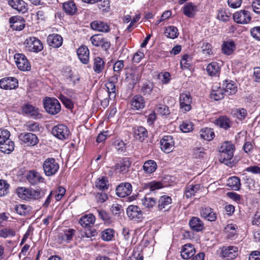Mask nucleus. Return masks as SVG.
I'll list each match as a JSON object with an SVG mask.
<instances>
[{"label":"nucleus","mask_w":260,"mask_h":260,"mask_svg":"<svg viewBox=\"0 0 260 260\" xmlns=\"http://www.w3.org/2000/svg\"><path fill=\"white\" fill-rule=\"evenodd\" d=\"M235 146L234 144L229 141L224 142L219 148V160L226 165L231 164V160L234 155Z\"/></svg>","instance_id":"f257e3e1"},{"label":"nucleus","mask_w":260,"mask_h":260,"mask_svg":"<svg viewBox=\"0 0 260 260\" xmlns=\"http://www.w3.org/2000/svg\"><path fill=\"white\" fill-rule=\"evenodd\" d=\"M42 166L45 175L48 177L52 176L56 174L59 168V164L52 157H49L45 159Z\"/></svg>","instance_id":"f03ea898"},{"label":"nucleus","mask_w":260,"mask_h":260,"mask_svg":"<svg viewBox=\"0 0 260 260\" xmlns=\"http://www.w3.org/2000/svg\"><path fill=\"white\" fill-rule=\"evenodd\" d=\"M44 106L46 111L52 115L57 114L61 109L59 102L54 98H46L44 101Z\"/></svg>","instance_id":"7ed1b4c3"},{"label":"nucleus","mask_w":260,"mask_h":260,"mask_svg":"<svg viewBox=\"0 0 260 260\" xmlns=\"http://www.w3.org/2000/svg\"><path fill=\"white\" fill-rule=\"evenodd\" d=\"M25 47L30 51L38 52L43 49L42 43L38 38L30 37L27 38L24 43Z\"/></svg>","instance_id":"20e7f679"},{"label":"nucleus","mask_w":260,"mask_h":260,"mask_svg":"<svg viewBox=\"0 0 260 260\" xmlns=\"http://www.w3.org/2000/svg\"><path fill=\"white\" fill-rule=\"evenodd\" d=\"M18 138L21 144L27 146H33L39 142L37 136L30 133H22L18 136Z\"/></svg>","instance_id":"39448f33"},{"label":"nucleus","mask_w":260,"mask_h":260,"mask_svg":"<svg viewBox=\"0 0 260 260\" xmlns=\"http://www.w3.org/2000/svg\"><path fill=\"white\" fill-rule=\"evenodd\" d=\"M234 21L239 24L249 23L251 20L250 12L245 10H241L235 12L233 14Z\"/></svg>","instance_id":"423d86ee"},{"label":"nucleus","mask_w":260,"mask_h":260,"mask_svg":"<svg viewBox=\"0 0 260 260\" xmlns=\"http://www.w3.org/2000/svg\"><path fill=\"white\" fill-rule=\"evenodd\" d=\"M51 132L53 136L61 140L68 139L70 134L68 128L63 124L54 126L52 128Z\"/></svg>","instance_id":"0eeeda50"},{"label":"nucleus","mask_w":260,"mask_h":260,"mask_svg":"<svg viewBox=\"0 0 260 260\" xmlns=\"http://www.w3.org/2000/svg\"><path fill=\"white\" fill-rule=\"evenodd\" d=\"M16 64L18 68L22 71H28L31 69V66L26 56L22 54L17 53L14 55Z\"/></svg>","instance_id":"6e6552de"},{"label":"nucleus","mask_w":260,"mask_h":260,"mask_svg":"<svg viewBox=\"0 0 260 260\" xmlns=\"http://www.w3.org/2000/svg\"><path fill=\"white\" fill-rule=\"evenodd\" d=\"M127 215L132 220L139 221L143 218V213L140 208L136 205H130L126 209Z\"/></svg>","instance_id":"1a4fd4ad"},{"label":"nucleus","mask_w":260,"mask_h":260,"mask_svg":"<svg viewBox=\"0 0 260 260\" xmlns=\"http://www.w3.org/2000/svg\"><path fill=\"white\" fill-rule=\"evenodd\" d=\"M221 256L228 259H233L238 255V249L234 246L223 247L221 249Z\"/></svg>","instance_id":"9d476101"},{"label":"nucleus","mask_w":260,"mask_h":260,"mask_svg":"<svg viewBox=\"0 0 260 260\" xmlns=\"http://www.w3.org/2000/svg\"><path fill=\"white\" fill-rule=\"evenodd\" d=\"M161 149L166 153L171 152L174 146V141L173 137L171 136H165L161 139L160 141Z\"/></svg>","instance_id":"9b49d317"},{"label":"nucleus","mask_w":260,"mask_h":260,"mask_svg":"<svg viewBox=\"0 0 260 260\" xmlns=\"http://www.w3.org/2000/svg\"><path fill=\"white\" fill-rule=\"evenodd\" d=\"M26 179L27 181L32 185H36L40 183H43L45 181L44 178L41 174L35 170H30L27 173Z\"/></svg>","instance_id":"f8f14e48"},{"label":"nucleus","mask_w":260,"mask_h":260,"mask_svg":"<svg viewBox=\"0 0 260 260\" xmlns=\"http://www.w3.org/2000/svg\"><path fill=\"white\" fill-rule=\"evenodd\" d=\"M191 101L189 93H183L180 95V106L182 112H186L191 109Z\"/></svg>","instance_id":"ddd939ff"},{"label":"nucleus","mask_w":260,"mask_h":260,"mask_svg":"<svg viewBox=\"0 0 260 260\" xmlns=\"http://www.w3.org/2000/svg\"><path fill=\"white\" fill-rule=\"evenodd\" d=\"M18 80L14 77H6L0 80V87L2 88L10 90L18 87Z\"/></svg>","instance_id":"4468645a"},{"label":"nucleus","mask_w":260,"mask_h":260,"mask_svg":"<svg viewBox=\"0 0 260 260\" xmlns=\"http://www.w3.org/2000/svg\"><path fill=\"white\" fill-rule=\"evenodd\" d=\"M132 191V185L127 182L121 183L116 189V193L117 196L124 198L129 195Z\"/></svg>","instance_id":"2eb2a0df"},{"label":"nucleus","mask_w":260,"mask_h":260,"mask_svg":"<svg viewBox=\"0 0 260 260\" xmlns=\"http://www.w3.org/2000/svg\"><path fill=\"white\" fill-rule=\"evenodd\" d=\"M22 110L24 113L34 118L41 117V114L39 113L38 108L29 104H24L22 107Z\"/></svg>","instance_id":"dca6fc26"},{"label":"nucleus","mask_w":260,"mask_h":260,"mask_svg":"<svg viewBox=\"0 0 260 260\" xmlns=\"http://www.w3.org/2000/svg\"><path fill=\"white\" fill-rule=\"evenodd\" d=\"M8 4L19 12L24 13L27 10V4L23 0H8Z\"/></svg>","instance_id":"f3484780"},{"label":"nucleus","mask_w":260,"mask_h":260,"mask_svg":"<svg viewBox=\"0 0 260 260\" xmlns=\"http://www.w3.org/2000/svg\"><path fill=\"white\" fill-rule=\"evenodd\" d=\"M10 26L12 29L16 30H21L24 27V20L18 16L11 17L9 19Z\"/></svg>","instance_id":"a211bd4d"},{"label":"nucleus","mask_w":260,"mask_h":260,"mask_svg":"<svg viewBox=\"0 0 260 260\" xmlns=\"http://www.w3.org/2000/svg\"><path fill=\"white\" fill-rule=\"evenodd\" d=\"M131 166V162L128 158H123L119 162L116 164L112 169L115 171L122 173H125L128 171Z\"/></svg>","instance_id":"6ab92c4d"},{"label":"nucleus","mask_w":260,"mask_h":260,"mask_svg":"<svg viewBox=\"0 0 260 260\" xmlns=\"http://www.w3.org/2000/svg\"><path fill=\"white\" fill-rule=\"evenodd\" d=\"M172 198L167 195L161 196L158 200L157 208L159 210H168L171 207Z\"/></svg>","instance_id":"aec40b11"},{"label":"nucleus","mask_w":260,"mask_h":260,"mask_svg":"<svg viewBox=\"0 0 260 260\" xmlns=\"http://www.w3.org/2000/svg\"><path fill=\"white\" fill-rule=\"evenodd\" d=\"M130 104L132 109L138 110L144 108L145 102L141 95H136L132 98Z\"/></svg>","instance_id":"412c9836"},{"label":"nucleus","mask_w":260,"mask_h":260,"mask_svg":"<svg viewBox=\"0 0 260 260\" xmlns=\"http://www.w3.org/2000/svg\"><path fill=\"white\" fill-rule=\"evenodd\" d=\"M222 86L225 94H234L237 91V87L235 82L232 80H225L222 83Z\"/></svg>","instance_id":"4be33fe9"},{"label":"nucleus","mask_w":260,"mask_h":260,"mask_svg":"<svg viewBox=\"0 0 260 260\" xmlns=\"http://www.w3.org/2000/svg\"><path fill=\"white\" fill-rule=\"evenodd\" d=\"M224 93L222 86H218L217 84H215L212 87L210 97L215 101H218L223 98Z\"/></svg>","instance_id":"5701e85b"},{"label":"nucleus","mask_w":260,"mask_h":260,"mask_svg":"<svg viewBox=\"0 0 260 260\" xmlns=\"http://www.w3.org/2000/svg\"><path fill=\"white\" fill-rule=\"evenodd\" d=\"M196 250L193 246L191 244H186L182 248L181 255L183 259H187L193 256Z\"/></svg>","instance_id":"b1692460"},{"label":"nucleus","mask_w":260,"mask_h":260,"mask_svg":"<svg viewBox=\"0 0 260 260\" xmlns=\"http://www.w3.org/2000/svg\"><path fill=\"white\" fill-rule=\"evenodd\" d=\"M198 11L197 6L191 2L186 3L183 8V14L189 18L193 17Z\"/></svg>","instance_id":"393cba45"},{"label":"nucleus","mask_w":260,"mask_h":260,"mask_svg":"<svg viewBox=\"0 0 260 260\" xmlns=\"http://www.w3.org/2000/svg\"><path fill=\"white\" fill-rule=\"evenodd\" d=\"M47 40L49 46L53 48L59 47L62 45L63 41L61 36L58 34L49 35Z\"/></svg>","instance_id":"a878e982"},{"label":"nucleus","mask_w":260,"mask_h":260,"mask_svg":"<svg viewBox=\"0 0 260 260\" xmlns=\"http://www.w3.org/2000/svg\"><path fill=\"white\" fill-rule=\"evenodd\" d=\"M201 216L210 221H215L216 219V214L213 209L209 207H203L200 211Z\"/></svg>","instance_id":"bb28decb"},{"label":"nucleus","mask_w":260,"mask_h":260,"mask_svg":"<svg viewBox=\"0 0 260 260\" xmlns=\"http://www.w3.org/2000/svg\"><path fill=\"white\" fill-rule=\"evenodd\" d=\"M77 53L79 59L83 63L87 64L88 62L89 52L86 46H82L79 47Z\"/></svg>","instance_id":"cd10ccee"},{"label":"nucleus","mask_w":260,"mask_h":260,"mask_svg":"<svg viewBox=\"0 0 260 260\" xmlns=\"http://www.w3.org/2000/svg\"><path fill=\"white\" fill-rule=\"evenodd\" d=\"M91 28L95 30L103 32L110 31V27L107 23L101 21H94L90 24Z\"/></svg>","instance_id":"c85d7f7f"},{"label":"nucleus","mask_w":260,"mask_h":260,"mask_svg":"<svg viewBox=\"0 0 260 260\" xmlns=\"http://www.w3.org/2000/svg\"><path fill=\"white\" fill-rule=\"evenodd\" d=\"M95 217L92 214H88L82 216L79 223L83 228H89L93 225L95 222Z\"/></svg>","instance_id":"c756f323"},{"label":"nucleus","mask_w":260,"mask_h":260,"mask_svg":"<svg viewBox=\"0 0 260 260\" xmlns=\"http://www.w3.org/2000/svg\"><path fill=\"white\" fill-rule=\"evenodd\" d=\"M190 228L194 231L200 232L204 229V223L197 217H193L189 221V223Z\"/></svg>","instance_id":"7c9ffc66"},{"label":"nucleus","mask_w":260,"mask_h":260,"mask_svg":"<svg viewBox=\"0 0 260 260\" xmlns=\"http://www.w3.org/2000/svg\"><path fill=\"white\" fill-rule=\"evenodd\" d=\"M14 149V143L9 139L0 143V151L4 153L10 154Z\"/></svg>","instance_id":"2f4dec72"},{"label":"nucleus","mask_w":260,"mask_h":260,"mask_svg":"<svg viewBox=\"0 0 260 260\" xmlns=\"http://www.w3.org/2000/svg\"><path fill=\"white\" fill-rule=\"evenodd\" d=\"M95 187L100 190H107L110 184L108 178L102 176L98 178L95 182Z\"/></svg>","instance_id":"473e14b6"},{"label":"nucleus","mask_w":260,"mask_h":260,"mask_svg":"<svg viewBox=\"0 0 260 260\" xmlns=\"http://www.w3.org/2000/svg\"><path fill=\"white\" fill-rule=\"evenodd\" d=\"M62 8L64 11L68 15H74L77 10L75 4L72 1L63 3Z\"/></svg>","instance_id":"72a5a7b5"},{"label":"nucleus","mask_w":260,"mask_h":260,"mask_svg":"<svg viewBox=\"0 0 260 260\" xmlns=\"http://www.w3.org/2000/svg\"><path fill=\"white\" fill-rule=\"evenodd\" d=\"M28 192V201L39 199L43 198L45 194L44 191L41 188H29Z\"/></svg>","instance_id":"f704fd0d"},{"label":"nucleus","mask_w":260,"mask_h":260,"mask_svg":"<svg viewBox=\"0 0 260 260\" xmlns=\"http://www.w3.org/2000/svg\"><path fill=\"white\" fill-rule=\"evenodd\" d=\"M220 68L218 63L212 62L207 66L206 71L209 75L211 76H218L220 73Z\"/></svg>","instance_id":"c9c22d12"},{"label":"nucleus","mask_w":260,"mask_h":260,"mask_svg":"<svg viewBox=\"0 0 260 260\" xmlns=\"http://www.w3.org/2000/svg\"><path fill=\"white\" fill-rule=\"evenodd\" d=\"M235 49V44L233 41H224L222 45V51L223 53L231 55Z\"/></svg>","instance_id":"e433bc0d"},{"label":"nucleus","mask_w":260,"mask_h":260,"mask_svg":"<svg viewBox=\"0 0 260 260\" xmlns=\"http://www.w3.org/2000/svg\"><path fill=\"white\" fill-rule=\"evenodd\" d=\"M134 135L137 139L143 141L148 136L147 129L143 126H138L135 128Z\"/></svg>","instance_id":"4c0bfd02"},{"label":"nucleus","mask_w":260,"mask_h":260,"mask_svg":"<svg viewBox=\"0 0 260 260\" xmlns=\"http://www.w3.org/2000/svg\"><path fill=\"white\" fill-rule=\"evenodd\" d=\"M227 185L234 190H239L241 187L240 179L236 176L230 177L227 180Z\"/></svg>","instance_id":"58836bf2"},{"label":"nucleus","mask_w":260,"mask_h":260,"mask_svg":"<svg viewBox=\"0 0 260 260\" xmlns=\"http://www.w3.org/2000/svg\"><path fill=\"white\" fill-rule=\"evenodd\" d=\"M214 136V133L212 128L205 127L200 131V137L204 140L210 141Z\"/></svg>","instance_id":"ea45409f"},{"label":"nucleus","mask_w":260,"mask_h":260,"mask_svg":"<svg viewBox=\"0 0 260 260\" xmlns=\"http://www.w3.org/2000/svg\"><path fill=\"white\" fill-rule=\"evenodd\" d=\"M143 168L144 172L146 173H152L157 169L156 162L153 160H147L144 162Z\"/></svg>","instance_id":"a19ab883"},{"label":"nucleus","mask_w":260,"mask_h":260,"mask_svg":"<svg viewBox=\"0 0 260 260\" xmlns=\"http://www.w3.org/2000/svg\"><path fill=\"white\" fill-rule=\"evenodd\" d=\"M215 124L219 127L228 129L231 126V122L226 116H221L215 121Z\"/></svg>","instance_id":"79ce46f5"},{"label":"nucleus","mask_w":260,"mask_h":260,"mask_svg":"<svg viewBox=\"0 0 260 260\" xmlns=\"http://www.w3.org/2000/svg\"><path fill=\"white\" fill-rule=\"evenodd\" d=\"M93 70L98 74L101 73L105 68V62L101 57H97L94 58Z\"/></svg>","instance_id":"37998d69"},{"label":"nucleus","mask_w":260,"mask_h":260,"mask_svg":"<svg viewBox=\"0 0 260 260\" xmlns=\"http://www.w3.org/2000/svg\"><path fill=\"white\" fill-rule=\"evenodd\" d=\"M238 226L235 224H228L224 229V233L229 238L233 237L237 233Z\"/></svg>","instance_id":"c03bdc74"},{"label":"nucleus","mask_w":260,"mask_h":260,"mask_svg":"<svg viewBox=\"0 0 260 260\" xmlns=\"http://www.w3.org/2000/svg\"><path fill=\"white\" fill-rule=\"evenodd\" d=\"M141 202L143 206L148 209L152 208L156 204V200L148 196H145L144 198L142 199Z\"/></svg>","instance_id":"a18cd8bd"},{"label":"nucleus","mask_w":260,"mask_h":260,"mask_svg":"<svg viewBox=\"0 0 260 260\" xmlns=\"http://www.w3.org/2000/svg\"><path fill=\"white\" fill-rule=\"evenodd\" d=\"M200 185H190L188 186L185 189V194L186 198H189L195 195V193L200 190Z\"/></svg>","instance_id":"49530a36"},{"label":"nucleus","mask_w":260,"mask_h":260,"mask_svg":"<svg viewBox=\"0 0 260 260\" xmlns=\"http://www.w3.org/2000/svg\"><path fill=\"white\" fill-rule=\"evenodd\" d=\"M165 34L168 38L173 39L178 37L179 32L176 27L170 26L166 28Z\"/></svg>","instance_id":"de8ad7c7"},{"label":"nucleus","mask_w":260,"mask_h":260,"mask_svg":"<svg viewBox=\"0 0 260 260\" xmlns=\"http://www.w3.org/2000/svg\"><path fill=\"white\" fill-rule=\"evenodd\" d=\"M114 236V231L111 229L105 230L102 233L101 238L105 241H110L112 240Z\"/></svg>","instance_id":"09e8293b"},{"label":"nucleus","mask_w":260,"mask_h":260,"mask_svg":"<svg viewBox=\"0 0 260 260\" xmlns=\"http://www.w3.org/2000/svg\"><path fill=\"white\" fill-rule=\"evenodd\" d=\"M14 210L20 215H25L29 211V207L24 204H18L14 206Z\"/></svg>","instance_id":"8fccbe9b"},{"label":"nucleus","mask_w":260,"mask_h":260,"mask_svg":"<svg viewBox=\"0 0 260 260\" xmlns=\"http://www.w3.org/2000/svg\"><path fill=\"white\" fill-rule=\"evenodd\" d=\"M24 127L27 131L38 132L40 131L39 124L35 121H28L24 124Z\"/></svg>","instance_id":"3c124183"},{"label":"nucleus","mask_w":260,"mask_h":260,"mask_svg":"<svg viewBox=\"0 0 260 260\" xmlns=\"http://www.w3.org/2000/svg\"><path fill=\"white\" fill-rule=\"evenodd\" d=\"M15 234V230L10 228H4L0 231V237L3 238H11Z\"/></svg>","instance_id":"603ef678"},{"label":"nucleus","mask_w":260,"mask_h":260,"mask_svg":"<svg viewBox=\"0 0 260 260\" xmlns=\"http://www.w3.org/2000/svg\"><path fill=\"white\" fill-rule=\"evenodd\" d=\"M29 188L24 187H20L17 189L18 196L22 200L28 201V192Z\"/></svg>","instance_id":"864d4df0"},{"label":"nucleus","mask_w":260,"mask_h":260,"mask_svg":"<svg viewBox=\"0 0 260 260\" xmlns=\"http://www.w3.org/2000/svg\"><path fill=\"white\" fill-rule=\"evenodd\" d=\"M29 188L24 187H20L17 189L18 196L22 200L28 201V192Z\"/></svg>","instance_id":"5fc2aeb1"},{"label":"nucleus","mask_w":260,"mask_h":260,"mask_svg":"<svg viewBox=\"0 0 260 260\" xmlns=\"http://www.w3.org/2000/svg\"><path fill=\"white\" fill-rule=\"evenodd\" d=\"M10 185L5 180H0V196L7 195L9 192Z\"/></svg>","instance_id":"6e6d98bb"},{"label":"nucleus","mask_w":260,"mask_h":260,"mask_svg":"<svg viewBox=\"0 0 260 260\" xmlns=\"http://www.w3.org/2000/svg\"><path fill=\"white\" fill-rule=\"evenodd\" d=\"M124 63L123 60H117L113 66V70L114 72L116 73L114 77L115 78L116 80L118 79V78L119 77V72L123 68Z\"/></svg>","instance_id":"4d7b16f0"},{"label":"nucleus","mask_w":260,"mask_h":260,"mask_svg":"<svg viewBox=\"0 0 260 260\" xmlns=\"http://www.w3.org/2000/svg\"><path fill=\"white\" fill-rule=\"evenodd\" d=\"M98 6L99 8L103 12H108L110 9L109 0H99Z\"/></svg>","instance_id":"13d9d810"},{"label":"nucleus","mask_w":260,"mask_h":260,"mask_svg":"<svg viewBox=\"0 0 260 260\" xmlns=\"http://www.w3.org/2000/svg\"><path fill=\"white\" fill-rule=\"evenodd\" d=\"M98 215L105 223L109 224L113 221L109 215L104 210H98Z\"/></svg>","instance_id":"bf43d9fd"},{"label":"nucleus","mask_w":260,"mask_h":260,"mask_svg":"<svg viewBox=\"0 0 260 260\" xmlns=\"http://www.w3.org/2000/svg\"><path fill=\"white\" fill-rule=\"evenodd\" d=\"M106 87L109 94V98L113 99L115 97V85L113 81H109L106 84Z\"/></svg>","instance_id":"052dcab7"},{"label":"nucleus","mask_w":260,"mask_h":260,"mask_svg":"<svg viewBox=\"0 0 260 260\" xmlns=\"http://www.w3.org/2000/svg\"><path fill=\"white\" fill-rule=\"evenodd\" d=\"M193 124L189 121H184L180 124V129L183 133H188L193 129Z\"/></svg>","instance_id":"680f3d73"},{"label":"nucleus","mask_w":260,"mask_h":260,"mask_svg":"<svg viewBox=\"0 0 260 260\" xmlns=\"http://www.w3.org/2000/svg\"><path fill=\"white\" fill-rule=\"evenodd\" d=\"M75 230L73 229H69L64 231L63 235L62 236V240L67 242L70 241L74 235Z\"/></svg>","instance_id":"e2e57ef3"},{"label":"nucleus","mask_w":260,"mask_h":260,"mask_svg":"<svg viewBox=\"0 0 260 260\" xmlns=\"http://www.w3.org/2000/svg\"><path fill=\"white\" fill-rule=\"evenodd\" d=\"M153 88L152 83H144L141 88V92L144 95H149Z\"/></svg>","instance_id":"0e129e2a"},{"label":"nucleus","mask_w":260,"mask_h":260,"mask_svg":"<svg viewBox=\"0 0 260 260\" xmlns=\"http://www.w3.org/2000/svg\"><path fill=\"white\" fill-rule=\"evenodd\" d=\"M234 114L240 120L244 119L247 115V112L245 109H237Z\"/></svg>","instance_id":"69168bd1"},{"label":"nucleus","mask_w":260,"mask_h":260,"mask_svg":"<svg viewBox=\"0 0 260 260\" xmlns=\"http://www.w3.org/2000/svg\"><path fill=\"white\" fill-rule=\"evenodd\" d=\"M59 99L67 108L72 109L73 108L74 105L71 100L68 99L64 95H60Z\"/></svg>","instance_id":"338daca9"},{"label":"nucleus","mask_w":260,"mask_h":260,"mask_svg":"<svg viewBox=\"0 0 260 260\" xmlns=\"http://www.w3.org/2000/svg\"><path fill=\"white\" fill-rule=\"evenodd\" d=\"M155 110L158 114L162 115H168L170 114L169 108L166 105H160L156 107Z\"/></svg>","instance_id":"774afa93"}]
</instances>
